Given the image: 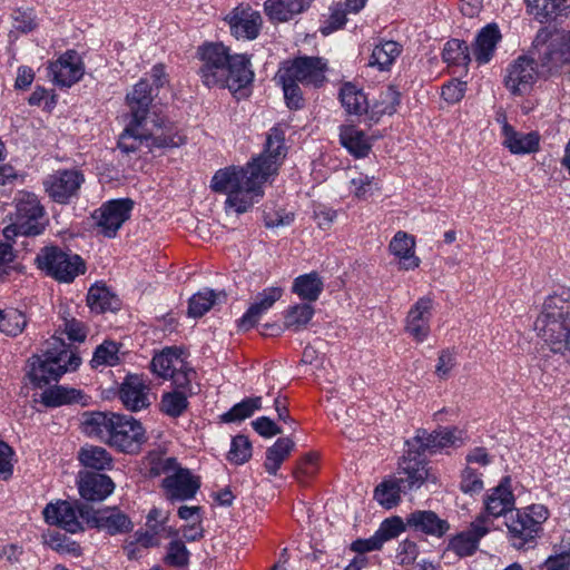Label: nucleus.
I'll return each instance as SVG.
<instances>
[{
  "label": "nucleus",
  "mask_w": 570,
  "mask_h": 570,
  "mask_svg": "<svg viewBox=\"0 0 570 570\" xmlns=\"http://www.w3.org/2000/svg\"><path fill=\"white\" fill-rule=\"evenodd\" d=\"M507 527L514 540L513 546L518 549L522 548L525 542L534 539L540 532L523 510L517 511L515 517L507 523Z\"/></svg>",
  "instance_id": "36"
},
{
  "label": "nucleus",
  "mask_w": 570,
  "mask_h": 570,
  "mask_svg": "<svg viewBox=\"0 0 570 570\" xmlns=\"http://www.w3.org/2000/svg\"><path fill=\"white\" fill-rule=\"evenodd\" d=\"M399 104L400 92L395 87L389 86L371 106L370 120L376 122L381 116L394 114Z\"/></svg>",
  "instance_id": "43"
},
{
  "label": "nucleus",
  "mask_w": 570,
  "mask_h": 570,
  "mask_svg": "<svg viewBox=\"0 0 570 570\" xmlns=\"http://www.w3.org/2000/svg\"><path fill=\"white\" fill-rule=\"evenodd\" d=\"M412 452L415 450L409 448L407 455H404L399 463L395 476L406 492L421 488L428 478L425 464L417 455L412 456Z\"/></svg>",
  "instance_id": "24"
},
{
  "label": "nucleus",
  "mask_w": 570,
  "mask_h": 570,
  "mask_svg": "<svg viewBox=\"0 0 570 570\" xmlns=\"http://www.w3.org/2000/svg\"><path fill=\"white\" fill-rule=\"evenodd\" d=\"M40 269L59 282H72L86 271L82 258L58 247L43 248L36 258Z\"/></svg>",
  "instance_id": "9"
},
{
  "label": "nucleus",
  "mask_w": 570,
  "mask_h": 570,
  "mask_svg": "<svg viewBox=\"0 0 570 570\" xmlns=\"http://www.w3.org/2000/svg\"><path fill=\"white\" fill-rule=\"evenodd\" d=\"M539 75L534 59L520 56L508 66L504 83L511 94L524 95L532 89Z\"/></svg>",
  "instance_id": "13"
},
{
  "label": "nucleus",
  "mask_w": 570,
  "mask_h": 570,
  "mask_svg": "<svg viewBox=\"0 0 570 570\" xmlns=\"http://www.w3.org/2000/svg\"><path fill=\"white\" fill-rule=\"evenodd\" d=\"M130 120L119 136L118 147L124 153H134L141 147L153 151L156 148H173L184 144L185 138L164 117L150 115L151 90L146 80L136 83L126 96Z\"/></svg>",
  "instance_id": "2"
},
{
  "label": "nucleus",
  "mask_w": 570,
  "mask_h": 570,
  "mask_svg": "<svg viewBox=\"0 0 570 570\" xmlns=\"http://www.w3.org/2000/svg\"><path fill=\"white\" fill-rule=\"evenodd\" d=\"M23 549L17 543H8L0 549V559H4L9 563L19 562Z\"/></svg>",
  "instance_id": "63"
},
{
  "label": "nucleus",
  "mask_w": 570,
  "mask_h": 570,
  "mask_svg": "<svg viewBox=\"0 0 570 570\" xmlns=\"http://www.w3.org/2000/svg\"><path fill=\"white\" fill-rule=\"evenodd\" d=\"M326 62L317 57H297L281 63L275 80L282 86L286 104L292 109L303 106L299 83L321 86L325 80Z\"/></svg>",
  "instance_id": "6"
},
{
  "label": "nucleus",
  "mask_w": 570,
  "mask_h": 570,
  "mask_svg": "<svg viewBox=\"0 0 570 570\" xmlns=\"http://www.w3.org/2000/svg\"><path fill=\"white\" fill-rule=\"evenodd\" d=\"M502 134L504 137L503 145L512 154H530L539 147V136L535 132H517L510 125L504 124Z\"/></svg>",
  "instance_id": "32"
},
{
  "label": "nucleus",
  "mask_w": 570,
  "mask_h": 570,
  "mask_svg": "<svg viewBox=\"0 0 570 570\" xmlns=\"http://www.w3.org/2000/svg\"><path fill=\"white\" fill-rule=\"evenodd\" d=\"M78 489L85 500L102 501L112 493L115 484L112 480L105 474L80 472Z\"/></svg>",
  "instance_id": "25"
},
{
  "label": "nucleus",
  "mask_w": 570,
  "mask_h": 570,
  "mask_svg": "<svg viewBox=\"0 0 570 570\" xmlns=\"http://www.w3.org/2000/svg\"><path fill=\"white\" fill-rule=\"evenodd\" d=\"M341 144L356 158L366 157L372 148L371 139L355 126H342L340 130Z\"/></svg>",
  "instance_id": "34"
},
{
  "label": "nucleus",
  "mask_w": 570,
  "mask_h": 570,
  "mask_svg": "<svg viewBox=\"0 0 570 570\" xmlns=\"http://www.w3.org/2000/svg\"><path fill=\"white\" fill-rule=\"evenodd\" d=\"M119 399L129 411L147 409L153 400L150 385L141 375L129 374L120 385Z\"/></svg>",
  "instance_id": "18"
},
{
  "label": "nucleus",
  "mask_w": 570,
  "mask_h": 570,
  "mask_svg": "<svg viewBox=\"0 0 570 570\" xmlns=\"http://www.w3.org/2000/svg\"><path fill=\"white\" fill-rule=\"evenodd\" d=\"M171 500H188L195 497L199 482L186 469H178L163 481Z\"/></svg>",
  "instance_id": "27"
},
{
  "label": "nucleus",
  "mask_w": 570,
  "mask_h": 570,
  "mask_svg": "<svg viewBox=\"0 0 570 570\" xmlns=\"http://www.w3.org/2000/svg\"><path fill=\"white\" fill-rule=\"evenodd\" d=\"M253 429L264 438L281 434L282 430L267 416H261L252 422Z\"/></svg>",
  "instance_id": "57"
},
{
  "label": "nucleus",
  "mask_w": 570,
  "mask_h": 570,
  "mask_svg": "<svg viewBox=\"0 0 570 570\" xmlns=\"http://www.w3.org/2000/svg\"><path fill=\"white\" fill-rule=\"evenodd\" d=\"M122 347L124 344L120 342L105 340L96 347L92 356H117L118 354L125 356L127 352Z\"/></svg>",
  "instance_id": "59"
},
{
  "label": "nucleus",
  "mask_w": 570,
  "mask_h": 570,
  "mask_svg": "<svg viewBox=\"0 0 570 570\" xmlns=\"http://www.w3.org/2000/svg\"><path fill=\"white\" fill-rule=\"evenodd\" d=\"M484 488L481 474L468 466L462 471L460 489L463 493L469 495H475L480 493Z\"/></svg>",
  "instance_id": "52"
},
{
  "label": "nucleus",
  "mask_w": 570,
  "mask_h": 570,
  "mask_svg": "<svg viewBox=\"0 0 570 570\" xmlns=\"http://www.w3.org/2000/svg\"><path fill=\"white\" fill-rule=\"evenodd\" d=\"M527 12L539 22L552 19L566 0H524Z\"/></svg>",
  "instance_id": "46"
},
{
  "label": "nucleus",
  "mask_w": 570,
  "mask_h": 570,
  "mask_svg": "<svg viewBox=\"0 0 570 570\" xmlns=\"http://www.w3.org/2000/svg\"><path fill=\"white\" fill-rule=\"evenodd\" d=\"M432 316V299L421 297L410 308L405 318V333L416 342H423L430 334V321Z\"/></svg>",
  "instance_id": "23"
},
{
  "label": "nucleus",
  "mask_w": 570,
  "mask_h": 570,
  "mask_svg": "<svg viewBox=\"0 0 570 570\" xmlns=\"http://www.w3.org/2000/svg\"><path fill=\"white\" fill-rule=\"evenodd\" d=\"M569 566L570 550L549 557L544 563L546 570H568Z\"/></svg>",
  "instance_id": "62"
},
{
  "label": "nucleus",
  "mask_w": 570,
  "mask_h": 570,
  "mask_svg": "<svg viewBox=\"0 0 570 570\" xmlns=\"http://www.w3.org/2000/svg\"><path fill=\"white\" fill-rule=\"evenodd\" d=\"M83 181V175L76 169L57 170L43 180V187L55 202L67 204L77 196Z\"/></svg>",
  "instance_id": "16"
},
{
  "label": "nucleus",
  "mask_w": 570,
  "mask_h": 570,
  "mask_svg": "<svg viewBox=\"0 0 570 570\" xmlns=\"http://www.w3.org/2000/svg\"><path fill=\"white\" fill-rule=\"evenodd\" d=\"M463 442L462 431L458 429L443 428L428 433L419 431L412 441H407L406 445L413 448L416 454L430 452L438 453L450 448L460 446Z\"/></svg>",
  "instance_id": "12"
},
{
  "label": "nucleus",
  "mask_w": 570,
  "mask_h": 570,
  "mask_svg": "<svg viewBox=\"0 0 570 570\" xmlns=\"http://www.w3.org/2000/svg\"><path fill=\"white\" fill-rule=\"evenodd\" d=\"M490 529L483 518H475L466 531L456 534L450 541V549L458 556H471L479 547L480 540L489 533Z\"/></svg>",
  "instance_id": "26"
},
{
  "label": "nucleus",
  "mask_w": 570,
  "mask_h": 570,
  "mask_svg": "<svg viewBox=\"0 0 570 570\" xmlns=\"http://www.w3.org/2000/svg\"><path fill=\"white\" fill-rule=\"evenodd\" d=\"M324 288V282L316 272L299 275L293 282L292 291L307 302L318 299Z\"/></svg>",
  "instance_id": "38"
},
{
  "label": "nucleus",
  "mask_w": 570,
  "mask_h": 570,
  "mask_svg": "<svg viewBox=\"0 0 570 570\" xmlns=\"http://www.w3.org/2000/svg\"><path fill=\"white\" fill-rule=\"evenodd\" d=\"M415 239L405 232H397L390 243L391 253L399 259L403 269H414L420 265V258L415 256Z\"/></svg>",
  "instance_id": "30"
},
{
  "label": "nucleus",
  "mask_w": 570,
  "mask_h": 570,
  "mask_svg": "<svg viewBox=\"0 0 570 570\" xmlns=\"http://www.w3.org/2000/svg\"><path fill=\"white\" fill-rule=\"evenodd\" d=\"M530 520L541 531V525L549 517L548 509L542 504H532L523 510Z\"/></svg>",
  "instance_id": "61"
},
{
  "label": "nucleus",
  "mask_w": 570,
  "mask_h": 570,
  "mask_svg": "<svg viewBox=\"0 0 570 570\" xmlns=\"http://www.w3.org/2000/svg\"><path fill=\"white\" fill-rule=\"evenodd\" d=\"M149 367L157 376L170 380L176 387L183 389L164 393L160 402L163 413L170 417L180 416L188 407L186 390L196 377L195 370L185 358H151Z\"/></svg>",
  "instance_id": "7"
},
{
  "label": "nucleus",
  "mask_w": 570,
  "mask_h": 570,
  "mask_svg": "<svg viewBox=\"0 0 570 570\" xmlns=\"http://www.w3.org/2000/svg\"><path fill=\"white\" fill-rule=\"evenodd\" d=\"M284 289L279 286H269L257 293L238 321V327L242 331L253 328L259 320L274 306V304L282 298Z\"/></svg>",
  "instance_id": "19"
},
{
  "label": "nucleus",
  "mask_w": 570,
  "mask_h": 570,
  "mask_svg": "<svg viewBox=\"0 0 570 570\" xmlns=\"http://www.w3.org/2000/svg\"><path fill=\"white\" fill-rule=\"evenodd\" d=\"M406 522L415 530L435 537H442L450 529L449 523L432 511H415L407 517Z\"/></svg>",
  "instance_id": "33"
},
{
  "label": "nucleus",
  "mask_w": 570,
  "mask_h": 570,
  "mask_svg": "<svg viewBox=\"0 0 570 570\" xmlns=\"http://www.w3.org/2000/svg\"><path fill=\"white\" fill-rule=\"evenodd\" d=\"M402 492L405 493L406 491L396 478H392L376 487L374 498L382 507L391 509L399 503Z\"/></svg>",
  "instance_id": "45"
},
{
  "label": "nucleus",
  "mask_w": 570,
  "mask_h": 570,
  "mask_svg": "<svg viewBox=\"0 0 570 570\" xmlns=\"http://www.w3.org/2000/svg\"><path fill=\"white\" fill-rule=\"evenodd\" d=\"M346 13L341 6L333 8L328 20L321 27L322 35L328 36L343 28L346 23Z\"/></svg>",
  "instance_id": "56"
},
{
  "label": "nucleus",
  "mask_w": 570,
  "mask_h": 570,
  "mask_svg": "<svg viewBox=\"0 0 570 570\" xmlns=\"http://www.w3.org/2000/svg\"><path fill=\"white\" fill-rule=\"evenodd\" d=\"M465 92V83L462 81H451L448 85H444L442 88V97L445 101L450 104H455L460 101Z\"/></svg>",
  "instance_id": "58"
},
{
  "label": "nucleus",
  "mask_w": 570,
  "mask_h": 570,
  "mask_svg": "<svg viewBox=\"0 0 570 570\" xmlns=\"http://www.w3.org/2000/svg\"><path fill=\"white\" fill-rule=\"evenodd\" d=\"M285 156V132L279 127H273L259 156L245 167L228 166L217 170L210 180V187L214 191L226 195V210L246 213L262 199L263 185L277 174Z\"/></svg>",
  "instance_id": "1"
},
{
  "label": "nucleus",
  "mask_w": 570,
  "mask_h": 570,
  "mask_svg": "<svg viewBox=\"0 0 570 570\" xmlns=\"http://www.w3.org/2000/svg\"><path fill=\"white\" fill-rule=\"evenodd\" d=\"M311 0H266L265 13L272 21L284 22L305 10Z\"/></svg>",
  "instance_id": "31"
},
{
  "label": "nucleus",
  "mask_w": 570,
  "mask_h": 570,
  "mask_svg": "<svg viewBox=\"0 0 570 570\" xmlns=\"http://www.w3.org/2000/svg\"><path fill=\"white\" fill-rule=\"evenodd\" d=\"M225 299L226 295L223 292L215 293L213 289L204 288L189 298L188 315L200 317L213 306L220 304Z\"/></svg>",
  "instance_id": "40"
},
{
  "label": "nucleus",
  "mask_w": 570,
  "mask_h": 570,
  "mask_svg": "<svg viewBox=\"0 0 570 570\" xmlns=\"http://www.w3.org/2000/svg\"><path fill=\"white\" fill-rule=\"evenodd\" d=\"M131 209L130 199H112L96 209L92 219L102 235L115 237L117 230L129 218Z\"/></svg>",
  "instance_id": "11"
},
{
  "label": "nucleus",
  "mask_w": 570,
  "mask_h": 570,
  "mask_svg": "<svg viewBox=\"0 0 570 570\" xmlns=\"http://www.w3.org/2000/svg\"><path fill=\"white\" fill-rule=\"evenodd\" d=\"M501 40V32L495 23H489L476 35L472 45L471 56L478 65H485L492 59L497 45Z\"/></svg>",
  "instance_id": "28"
},
{
  "label": "nucleus",
  "mask_w": 570,
  "mask_h": 570,
  "mask_svg": "<svg viewBox=\"0 0 570 570\" xmlns=\"http://www.w3.org/2000/svg\"><path fill=\"white\" fill-rule=\"evenodd\" d=\"M92 523L110 535L128 533L134 528L131 520L117 508H106L95 512Z\"/></svg>",
  "instance_id": "29"
},
{
  "label": "nucleus",
  "mask_w": 570,
  "mask_h": 570,
  "mask_svg": "<svg viewBox=\"0 0 570 570\" xmlns=\"http://www.w3.org/2000/svg\"><path fill=\"white\" fill-rule=\"evenodd\" d=\"M405 530V525L401 518L393 517L384 520L375 531L381 544L397 538Z\"/></svg>",
  "instance_id": "51"
},
{
  "label": "nucleus",
  "mask_w": 570,
  "mask_h": 570,
  "mask_svg": "<svg viewBox=\"0 0 570 570\" xmlns=\"http://www.w3.org/2000/svg\"><path fill=\"white\" fill-rule=\"evenodd\" d=\"M262 407V397H248L235 404L228 412L224 413L222 419L224 422L243 421L253 415V413Z\"/></svg>",
  "instance_id": "49"
},
{
  "label": "nucleus",
  "mask_w": 570,
  "mask_h": 570,
  "mask_svg": "<svg viewBox=\"0 0 570 570\" xmlns=\"http://www.w3.org/2000/svg\"><path fill=\"white\" fill-rule=\"evenodd\" d=\"M314 307L308 303H298L288 306L283 313V325L265 324L264 335H276L283 330L301 332L306 328L314 316Z\"/></svg>",
  "instance_id": "22"
},
{
  "label": "nucleus",
  "mask_w": 570,
  "mask_h": 570,
  "mask_svg": "<svg viewBox=\"0 0 570 570\" xmlns=\"http://www.w3.org/2000/svg\"><path fill=\"white\" fill-rule=\"evenodd\" d=\"M199 76L208 88H227L233 94L245 89L254 78L246 55H230L223 43H206L199 48Z\"/></svg>",
  "instance_id": "3"
},
{
  "label": "nucleus",
  "mask_w": 570,
  "mask_h": 570,
  "mask_svg": "<svg viewBox=\"0 0 570 570\" xmlns=\"http://www.w3.org/2000/svg\"><path fill=\"white\" fill-rule=\"evenodd\" d=\"M14 219L21 235H39L43 230V207L35 194H19Z\"/></svg>",
  "instance_id": "14"
},
{
  "label": "nucleus",
  "mask_w": 570,
  "mask_h": 570,
  "mask_svg": "<svg viewBox=\"0 0 570 570\" xmlns=\"http://www.w3.org/2000/svg\"><path fill=\"white\" fill-rule=\"evenodd\" d=\"M81 358H29L26 366V380L35 389H42L57 382L62 374L76 371Z\"/></svg>",
  "instance_id": "10"
},
{
  "label": "nucleus",
  "mask_w": 570,
  "mask_h": 570,
  "mask_svg": "<svg viewBox=\"0 0 570 570\" xmlns=\"http://www.w3.org/2000/svg\"><path fill=\"white\" fill-rule=\"evenodd\" d=\"M381 548L382 544L375 533L367 539H357L351 544V549L357 552L358 556H363L365 552L380 550Z\"/></svg>",
  "instance_id": "60"
},
{
  "label": "nucleus",
  "mask_w": 570,
  "mask_h": 570,
  "mask_svg": "<svg viewBox=\"0 0 570 570\" xmlns=\"http://www.w3.org/2000/svg\"><path fill=\"white\" fill-rule=\"evenodd\" d=\"M159 535L151 531H137L135 533V542L140 544L144 548H149L154 546H159L160 540Z\"/></svg>",
  "instance_id": "64"
},
{
  "label": "nucleus",
  "mask_w": 570,
  "mask_h": 570,
  "mask_svg": "<svg viewBox=\"0 0 570 570\" xmlns=\"http://www.w3.org/2000/svg\"><path fill=\"white\" fill-rule=\"evenodd\" d=\"M52 81L62 87H70L83 76V65L75 50H68L48 67Z\"/></svg>",
  "instance_id": "20"
},
{
  "label": "nucleus",
  "mask_w": 570,
  "mask_h": 570,
  "mask_svg": "<svg viewBox=\"0 0 570 570\" xmlns=\"http://www.w3.org/2000/svg\"><path fill=\"white\" fill-rule=\"evenodd\" d=\"M87 304L92 312H115L120 307L119 298L102 284H95L89 288Z\"/></svg>",
  "instance_id": "37"
},
{
  "label": "nucleus",
  "mask_w": 570,
  "mask_h": 570,
  "mask_svg": "<svg viewBox=\"0 0 570 570\" xmlns=\"http://www.w3.org/2000/svg\"><path fill=\"white\" fill-rule=\"evenodd\" d=\"M442 56L445 62L455 66H468L472 60L466 43L459 39L449 40L443 48Z\"/></svg>",
  "instance_id": "47"
},
{
  "label": "nucleus",
  "mask_w": 570,
  "mask_h": 570,
  "mask_svg": "<svg viewBox=\"0 0 570 570\" xmlns=\"http://www.w3.org/2000/svg\"><path fill=\"white\" fill-rule=\"evenodd\" d=\"M78 459L86 468L94 470H109L112 465V458L101 446L85 445L78 452Z\"/></svg>",
  "instance_id": "41"
},
{
  "label": "nucleus",
  "mask_w": 570,
  "mask_h": 570,
  "mask_svg": "<svg viewBox=\"0 0 570 570\" xmlns=\"http://www.w3.org/2000/svg\"><path fill=\"white\" fill-rule=\"evenodd\" d=\"M541 73L570 75V30L541 28L533 40Z\"/></svg>",
  "instance_id": "8"
},
{
  "label": "nucleus",
  "mask_w": 570,
  "mask_h": 570,
  "mask_svg": "<svg viewBox=\"0 0 570 570\" xmlns=\"http://www.w3.org/2000/svg\"><path fill=\"white\" fill-rule=\"evenodd\" d=\"M189 552L186 546L178 540L170 542L166 556V561L174 567H183L188 563Z\"/></svg>",
  "instance_id": "54"
},
{
  "label": "nucleus",
  "mask_w": 570,
  "mask_h": 570,
  "mask_svg": "<svg viewBox=\"0 0 570 570\" xmlns=\"http://www.w3.org/2000/svg\"><path fill=\"white\" fill-rule=\"evenodd\" d=\"M377 190V183L374 177L364 174H358L356 177L351 178V193L357 198H367Z\"/></svg>",
  "instance_id": "53"
},
{
  "label": "nucleus",
  "mask_w": 570,
  "mask_h": 570,
  "mask_svg": "<svg viewBox=\"0 0 570 570\" xmlns=\"http://www.w3.org/2000/svg\"><path fill=\"white\" fill-rule=\"evenodd\" d=\"M80 396V391L59 385L45 390L40 394V402L48 407H57L76 403L79 401Z\"/></svg>",
  "instance_id": "44"
},
{
  "label": "nucleus",
  "mask_w": 570,
  "mask_h": 570,
  "mask_svg": "<svg viewBox=\"0 0 570 570\" xmlns=\"http://www.w3.org/2000/svg\"><path fill=\"white\" fill-rule=\"evenodd\" d=\"M230 33L237 39L254 40L258 37L263 19L257 10L248 4H239L225 18Z\"/></svg>",
  "instance_id": "17"
},
{
  "label": "nucleus",
  "mask_w": 570,
  "mask_h": 570,
  "mask_svg": "<svg viewBox=\"0 0 570 570\" xmlns=\"http://www.w3.org/2000/svg\"><path fill=\"white\" fill-rule=\"evenodd\" d=\"M295 446L291 438H279L266 450L264 468L271 475H276L283 462L289 456Z\"/></svg>",
  "instance_id": "39"
},
{
  "label": "nucleus",
  "mask_w": 570,
  "mask_h": 570,
  "mask_svg": "<svg viewBox=\"0 0 570 570\" xmlns=\"http://www.w3.org/2000/svg\"><path fill=\"white\" fill-rule=\"evenodd\" d=\"M515 499L510 488L509 478H504L497 487L490 489L483 498V511L476 518H483L491 529L492 520L505 515L514 509Z\"/></svg>",
  "instance_id": "15"
},
{
  "label": "nucleus",
  "mask_w": 570,
  "mask_h": 570,
  "mask_svg": "<svg viewBox=\"0 0 570 570\" xmlns=\"http://www.w3.org/2000/svg\"><path fill=\"white\" fill-rule=\"evenodd\" d=\"M340 99L348 114L356 116L365 115L370 119L371 106L362 89L347 82L341 88Z\"/></svg>",
  "instance_id": "35"
},
{
  "label": "nucleus",
  "mask_w": 570,
  "mask_h": 570,
  "mask_svg": "<svg viewBox=\"0 0 570 570\" xmlns=\"http://www.w3.org/2000/svg\"><path fill=\"white\" fill-rule=\"evenodd\" d=\"M42 515L50 525H57L70 533H77L82 530L80 521V511L71 502L57 500L48 503Z\"/></svg>",
  "instance_id": "21"
},
{
  "label": "nucleus",
  "mask_w": 570,
  "mask_h": 570,
  "mask_svg": "<svg viewBox=\"0 0 570 570\" xmlns=\"http://www.w3.org/2000/svg\"><path fill=\"white\" fill-rule=\"evenodd\" d=\"M252 458V443L245 435L233 438L227 460L233 464H244Z\"/></svg>",
  "instance_id": "50"
},
{
  "label": "nucleus",
  "mask_w": 570,
  "mask_h": 570,
  "mask_svg": "<svg viewBox=\"0 0 570 570\" xmlns=\"http://www.w3.org/2000/svg\"><path fill=\"white\" fill-rule=\"evenodd\" d=\"M401 53V48L395 41H384L374 47L368 66L380 70L389 69Z\"/></svg>",
  "instance_id": "42"
},
{
  "label": "nucleus",
  "mask_w": 570,
  "mask_h": 570,
  "mask_svg": "<svg viewBox=\"0 0 570 570\" xmlns=\"http://www.w3.org/2000/svg\"><path fill=\"white\" fill-rule=\"evenodd\" d=\"M534 331L553 353H570V292L548 296L534 322Z\"/></svg>",
  "instance_id": "5"
},
{
  "label": "nucleus",
  "mask_w": 570,
  "mask_h": 570,
  "mask_svg": "<svg viewBox=\"0 0 570 570\" xmlns=\"http://www.w3.org/2000/svg\"><path fill=\"white\" fill-rule=\"evenodd\" d=\"M82 431L125 453H137L147 442L146 430L132 416L106 412L82 415Z\"/></svg>",
  "instance_id": "4"
},
{
  "label": "nucleus",
  "mask_w": 570,
  "mask_h": 570,
  "mask_svg": "<svg viewBox=\"0 0 570 570\" xmlns=\"http://www.w3.org/2000/svg\"><path fill=\"white\" fill-rule=\"evenodd\" d=\"M13 450L0 440V479L8 480L13 473Z\"/></svg>",
  "instance_id": "55"
},
{
  "label": "nucleus",
  "mask_w": 570,
  "mask_h": 570,
  "mask_svg": "<svg viewBox=\"0 0 570 570\" xmlns=\"http://www.w3.org/2000/svg\"><path fill=\"white\" fill-rule=\"evenodd\" d=\"M27 320L24 315L16 309H0V332L8 336H17L26 327Z\"/></svg>",
  "instance_id": "48"
}]
</instances>
